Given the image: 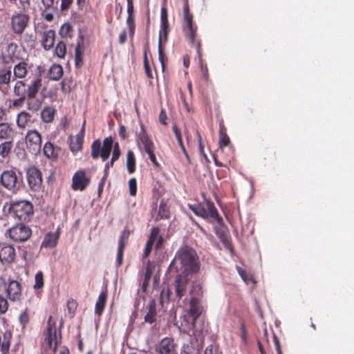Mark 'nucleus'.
<instances>
[{
    "instance_id": "obj_1",
    "label": "nucleus",
    "mask_w": 354,
    "mask_h": 354,
    "mask_svg": "<svg viewBox=\"0 0 354 354\" xmlns=\"http://www.w3.org/2000/svg\"><path fill=\"white\" fill-rule=\"evenodd\" d=\"M171 273L189 274L197 273L200 270L198 256L192 248L184 245L179 248L169 266Z\"/></svg>"
},
{
    "instance_id": "obj_2",
    "label": "nucleus",
    "mask_w": 354,
    "mask_h": 354,
    "mask_svg": "<svg viewBox=\"0 0 354 354\" xmlns=\"http://www.w3.org/2000/svg\"><path fill=\"white\" fill-rule=\"evenodd\" d=\"M40 77L32 80L28 86L25 81L18 80L15 84L13 93L17 97L27 98L26 109L31 112L39 111L43 104L44 97H37V95L42 86Z\"/></svg>"
},
{
    "instance_id": "obj_3",
    "label": "nucleus",
    "mask_w": 354,
    "mask_h": 354,
    "mask_svg": "<svg viewBox=\"0 0 354 354\" xmlns=\"http://www.w3.org/2000/svg\"><path fill=\"white\" fill-rule=\"evenodd\" d=\"M183 30L185 37L189 40L192 46L196 48V53L199 59L200 68L203 78L205 81L209 80L208 68L206 64L203 63L202 59L201 41L196 39L198 27L194 24L193 15L190 12L189 6L187 1H184L183 5Z\"/></svg>"
},
{
    "instance_id": "obj_4",
    "label": "nucleus",
    "mask_w": 354,
    "mask_h": 354,
    "mask_svg": "<svg viewBox=\"0 0 354 354\" xmlns=\"http://www.w3.org/2000/svg\"><path fill=\"white\" fill-rule=\"evenodd\" d=\"M113 147V151L110 160V165H114V162L119 159L121 151L119 143L115 142L113 145V141L111 136L104 138L103 140L102 147L100 140H95L92 143L91 157L93 159H97L99 157H101L102 160L105 161L109 158Z\"/></svg>"
},
{
    "instance_id": "obj_5",
    "label": "nucleus",
    "mask_w": 354,
    "mask_h": 354,
    "mask_svg": "<svg viewBox=\"0 0 354 354\" xmlns=\"http://www.w3.org/2000/svg\"><path fill=\"white\" fill-rule=\"evenodd\" d=\"M203 310L204 308L201 304V300L190 298L187 313L192 317V321L187 320L185 316H184L183 320L181 322L180 326L179 327L180 331L188 334L190 330H193L195 327L196 320L201 316Z\"/></svg>"
},
{
    "instance_id": "obj_6",
    "label": "nucleus",
    "mask_w": 354,
    "mask_h": 354,
    "mask_svg": "<svg viewBox=\"0 0 354 354\" xmlns=\"http://www.w3.org/2000/svg\"><path fill=\"white\" fill-rule=\"evenodd\" d=\"M9 211L15 218L21 222H29L34 214L33 205L26 200L11 201Z\"/></svg>"
},
{
    "instance_id": "obj_7",
    "label": "nucleus",
    "mask_w": 354,
    "mask_h": 354,
    "mask_svg": "<svg viewBox=\"0 0 354 354\" xmlns=\"http://www.w3.org/2000/svg\"><path fill=\"white\" fill-rule=\"evenodd\" d=\"M3 288L7 299L11 301H20L22 298V286L21 283L7 274L0 275V288Z\"/></svg>"
},
{
    "instance_id": "obj_8",
    "label": "nucleus",
    "mask_w": 354,
    "mask_h": 354,
    "mask_svg": "<svg viewBox=\"0 0 354 354\" xmlns=\"http://www.w3.org/2000/svg\"><path fill=\"white\" fill-rule=\"evenodd\" d=\"M188 207L197 216L201 217L204 219L212 218L218 224H221L223 222V218L219 215L214 203L209 200H205L204 202L198 204H188Z\"/></svg>"
},
{
    "instance_id": "obj_9",
    "label": "nucleus",
    "mask_w": 354,
    "mask_h": 354,
    "mask_svg": "<svg viewBox=\"0 0 354 354\" xmlns=\"http://www.w3.org/2000/svg\"><path fill=\"white\" fill-rule=\"evenodd\" d=\"M0 184L8 191L16 194L22 187L23 179L15 170L8 169L1 173Z\"/></svg>"
},
{
    "instance_id": "obj_10",
    "label": "nucleus",
    "mask_w": 354,
    "mask_h": 354,
    "mask_svg": "<svg viewBox=\"0 0 354 354\" xmlns=\"http://www.w3.org/2000/svg\"><path fill=\"white\" fill-rule=\"evenodd\" d=\"M25 142L28 151L34 155L41 151L42 139L40 133L36 129H30L25 136Z\"/></svg>"
},
{
    "instance_id": "obj_11",
    "label": "nucleus",
    "mask_w": 354,
    "mask_h": 354,
    "mask_svg": "<svg viewBox=\"0 0 354 354\" xmlns=\"http://www.w3.org/2000/svg\"><path fill=\"white\" fill-rule=\"evenodd\" d=\"M8 234L15 242H25L31 237L32 230L28 225L21 223L9 229Z\"/></svg>"
},
{
    "instance_id": "obj_12",
    "label": "nucleus",
    "mask_w": 354,
    "mask_h": 354,
    "mask_svg": "<svg viewBox=\"0 0 354 354\" xmlns=\"http://www.w3.org/2000/svg\"><path fill=\"white\" fill-rule=\"evenodd\" d=\"M26 177L28 185L33 192H38L42 185V174L36 167H30L26 170Z\"/></svg>"
},
{
    "instance_id": "obj_13",
    "label": "nucleus",
    "mask_w": 354,
    "mask_h": 354,
    "mask_svg": "<svg viewBox=\"0 0 354 354\" xmlns=\"http://www.w3.org/2000/svg\"><path fill=\"white\" fill-rule=\"evenodd\" d=\"M50 319L51 317H50L48 322L45 340L50 348H53V343L54 342L53 351H55L58 345L62 342V335L60 331H57L55 323L50 322Z\"/></svg>"
},
{
    "instance_id": "obj_14",
    "label": "nucleus",
    "mask_w": 354,
    "mask_h": 354,
    "mask_svg": "<svg viewBox=\"0 0 354 354\" xmlns=\"http://www.w3.org/2000/svg\"><path fill=\"white\" fill-rule=\"evenodd\" d=\"M29 17L22 12L15 14L11 17V28L17 35H21L28 26Z\"/></svg>"
},
{
    "instance_id": "obj_15",
    "label": "nucleus",
    "mask_w": 354,
    "mask_h": 354,
    "mask_svg": "<svg viewBox=\"0 0 354 354\" xmlns=\"http://www.w3.org/2000/svg\"><path fill=\"white\" fill-rule=\"evenodd\" d=\"M91 182L90 177L86 176L84 170L77 171L72 178L71 187L74 191H84Z\"/></svg>"
},
{
    "instance_id": "obj_16",
    "label": "nucleus",
    "mask_w": 354,
    "mask_h": 354,
    "mask_svg": "<svg viewBox=\"0 0 354 354\" xmlns=\"http://www.w3.org/2000/svg\"><path fill=\"white\" fill-rule=\"evenodd\" d=\"M189 279L187 278V274H184L181 273H177L176 277L174 286L175 291V297L180 300L185 296L187 292V286L188 284Z\"/></svg>"
},
{
    "instance_id": "obj_17",
    "label": "nucleus",
    "mask_w": 354,
    "mask_h": 354,
    "mask_svg": "<svg viewBox=\"0 0 354 354\" xmlns=\"http://www.w3.org/2000/svg\"><path fill=\"white\" fill-rule=\"evenodd\" d=\"M15 257L16 252L13 246L6 243H0V261L3 264L12 263Z\"/></svg>"
},
{
    "instance_id": "obj_18",
    "label": "nucleus",
    "mask_w": 354,
    "mask_h": 354,
    "mask_svg": "<svg viewBox=\"0 0 354 354\" xmlns=\"http://www.w3.org/2000/svg\"><path fill=\"white\" fill-rule=\"evenodd\" d=\"M137 142L142 144V149L145 153L149 152L152 150H156L155 145L147 134L143 124H141L140 126V131L138 134Z\"/></svg>"
},
{
    "instance_id": "obj_19",
    "label": "nucleus",
    "mask_w": 354,
    "mask_h": 354,
    "mask_svg": "<svg viewBox=\"0 0 354 354\" xmlns=\"http://www.w3.org/2000/svg\"><path fill=\"white\" fill-rule=\"evenodd\" d=\"M157 351L158 354H174L176 344L173 338L165 337L158 344Z\"/></svg>"
},
{
    "instance_id": "obj_20",
    "label": "nucleus",
    "mask_w": 354,
    "mask_h": 354,
    "mask_svg": "<svg viewBox=\"0 0 354 354\" xmlns=\"http://www.w3.org/2000/svg\"><path fill=\"white\" fill-rule=\"evenodd\" d=\"M61 149L54 145L50 142H46L43 148L44 156L51 161H55L58 159Z\"/></svg>"
},
{
    "instance_id": "obj_21",
    "label": "nucleus",
    "mask_w": 354,
    "mask_h": 354,
    "mask_svg": "<svg viewBox=\"0 0 354 354\" xmlns=\"http://www.w3.org/2000/svg\"><path fill=\"white\" fill-rule=\"evenodd\" d=\"M55 35L54 30H48L43 32L41 45L46 50H50L54 46Z\"/></svg>"
},
{
    "instance_id": "obj_22",
    "label": "nucleus",
    "mask_w": 354,
    "mask_h": 354,
    "mask_svg": "<svg viewBox=\"0 0 354 354\" xmlns=\"http://www.w3.org/2000/svg\"><path fill=\"white\" fill-rule=\"evenodd\" d=\"M57 110L53 106H44L40 112V119L44 123H51L53 122Z\"/></svg>"
},
{
    "instance_id": "obj_23",
    "label": "nucleus",
    "mask_w": 354,
    "mask_h": 354,
    "mask_svg": "<svg viewBox=\"0 0 354 354\" xmlns=\"http://www.w3.org/2000/svg\"><path fill=\"white\" fill-rule=\"evenodd\" d=\"M32 115L26 111H21L17 115V125L19 129H24L29 126L32 122L31 120Z\"/></svg>"
},
{
    "instance_id": "obj_24",
    "label": "nucleus",
    "mask_w": 354,
    "mask_h": 354,
    "mask_svg": "<svg viewBox=\"0 0 354 354\" xmlns=\"http://www.w3.org/2000/svg\"><path fill=\"white\" fill-rule=\"evenodd\" d=\"M18 46L15 42L8 44L6 46V54L2 56L3 62L6 64L14 62V57L16 56V52Z\"/></svg>"
},
{
    "instance_id": "obj_25",
    "label": "nucleus",
    "mask_w": 354,
    "mask_h": 354,
    "mask_svg": "<svg viewBox=\"0 0 354 354\" xmlns=\"http://www.w3.org/2000/svg\"><path fill=\"white\" fill-rule=\"evenodd\" d=\"M12 77L11 70L7 68H0V90L9 87Z\"/></svg>"
},
{
    "instance_id": "obj_26",
    "label": "nucleus",
    "mask_w": 354,
    "mask_h": 354,
    "mask_svg": "<svg viewBox=\"0 0 354 354\" xmlns=\"http://www.w3.org/2000/svg\"><path fill=\"white\" fill-rule=\"evenodd\" d=\"M218 136V145L220 148L227 147L230 144V140L227 134V129L225 127L223 122H221L219 123Z\"/></svg>"
},
{
    "instance_id": "obj_27",
    "label": "nucleus",
    "mask_w": 354,
    "mask_h": 354,
    "mask_svg": "<svg viewBox=\"0 0 354 354\" xmlns=\"http://www.w3.org/2000/svg\"><path fill=\"white\" fill-rule=\"evenodd\" d=\"M63 68L60 64H53L48 71V77L50 80L57 81L63 75Z\"/></svg>"
},
{
    "instance_id": "obj_28",
    "label": "nucleus",
    "mask_w": 354,
    "mask_h": 354,
    "mask_svg": "<svg viewBox=\"0 0 354 354\" xmlns=\"http://www.w3.org/2000/svg\"><path fill=\"white\" fill-rule=\"evenodd\" d=\"M14 75L17 79H24L28 74V64L26 62H20L14 66Z\"/></svg>"
},
{
    "instance_id": "obj_29",
    "label": "nucleus",
    "mask_w": 354,
    "mask_h": 354,
    "mask_svg": "<svg viewBox=\"0 0 354 354\" xmlns=\"http://www.w3.org/2000/svg\"><path fill=\"white\" fill-rule=\"evenodd\" d=\"M107 299V290H104L102 291L97 298V302L95 306V313L97 315H101L104 311L105 304Z\"/></svg>"
},
{
    "instance_id": "obj_30",
    "label": "nucleus",
    "mask_w": 354,
    "mask_h": 354,
    "mask_svg": "<svg viewBox=\"0 0 354 354\" xmlns=\"http://www.w3.org/2000/svg\"><path fill=\"white\" fill-rule=\"evenodd\" d=\"M59 236L53 232H48L43 239L41 247L45 248H53L57 245Z\"/></svg>"
},
{
    "instance_id": "obj_31",
    "label": "nucleus",
    "mask_w": 354,
    "mask_h": 354,
    "mask_svg": "<svg viewBox=\"0 0 354 354\" xmlns=\"http://www.w3.org/2000/svg\"><path fill=\"white\" fill-rule=\"evenodd\" d=\"M156 305L154 301H151L148 307V312L145 316V322L153 324L156 320Z\"/></svg>"
},
{
    "instance_id": "obj_32",
    "label": "nucleus",
    "mask_w": 354,
    "mask_h": 354,
    "mask_svg": "<svg viewBox=\"0 0 354 354\" xmlns=\"http://www.w3.org/2000/svg\"><path fill=\"white\" fill-rule=\"evenodd\" d=\"M84 46L82 44V41H77L75 50V65L77 67H80L83 64V57H84Z\"/></svg>"
},
{
    "instance_id": "obj_33",
    "label": "nucleus",
    "mask_w": 354,
    "mask_h": 354,
    "mask_svg": "<svg viewBox=\"0 0 354 354\" xmlns=\"http://www.w3.org/2000/svg\"><path fill=\"white\" fill-rule=\"evenodd\" d=\"M170 216L169 208L165 201L162 200L159 205L156 220L168 219Z\"/></svg>"
},
{
    "instance_id": "obj_34",
    "label": "nucleus",
    "mask_w": 354,
    "mask_h": 354,
    "mask_svg": "<svg viewBox=\"0 0 354 354\" xmlns=\"http://www.w3.org/2000/svg\"><path fill=\"white\" fill-rule=\"evenodd\" d=\"M41 3L44 6L45 11H51L56 13L58 12L59 0H41Z\"/></svg>"
},
{
    "instance_id": "obj_35",
    "label": "nucleus",
    "mask_w": 354,
    "mask_h": 354,
    "mask_svg": "<svg viewBox=\"0 0 354 354\" xmlns=\"http://www.w3.org/2000/svg\"><path fill=\"white\" fill-rule=\"evenodd\" d=\"M66 55V44L64 41H59L54 50V55L59 59H64Z\"/></svg>"
},
{
    "instance_id": "obj_36",
    "label": "nucleus",
    "mask_w": 354,
    "mask_h": 354,
    "mask_svg": "<svg viewBox=\"0 0 354 354\" xmlns=\"http://www.w3.org/2000/svg\"><path fill=\"white\" fill-rule=\"evenodd\" d=\"M152 274H153V266L151 265L150 261H148V263H147V268L145 270V272L144 280L142 283V292L147 291V287L149 285V282L151 278Z\"/></svg>"
},
{
    "instance_id": "obj_37",
    "label": "nucleus",
    "mask_w": 354,
    "mask_h": 354,
    "mask_svg": "<svg viewBox=\"0 0 354 354\" xmlns=\"http://www.w3.org/2000/svg\"><path fill=\"white\" fill-rule=\"evenodd\" d=\"M127 168L129 174H133L136 170V158L131 150H129L127 153Z\"/></svg>"
},
{
    "instance_id": "obj_38",
    "label": "nucleus",
    "mask_w": 354,
    "mask_h": 354,
    "mask_svg": "<svg viewBox=\"0 0 354 354\" xmlns=\"http://www.w3.org/2000/svg\"><path fill=\"white\" fill-rule=\"evenodd\" d=\"M12 339V333L10 331H6L3 333V344L1 349L2 354H10L9 349L10 346V342Z\"/></svg>"
},
{
    "instance_id": "obj_39",
    "label": "nucleus",
    "mask_w": 354,
    "mask_h": 354,
    "mask_svg": "<svg viewBox=\"0 0 354 354\" xmlns=\"http://www.w3.org/2000/svg\"><path fill=\"white\" fill-rule=\"evenodd\" d=\"M13 147L12 141H6L0 145V156L6 158L9 156Z\"/></svg>"
},
{
    "instance_id": "obj_40",
    "label": "nucleus",
    "mask_w": 354,
    "mask_h": 354,
    "mask_svg": "<svg viewBox=\"0 0 354 354\" xmlns=\"http://www.w3.org/2000/svg\"><path fill=\"white\" fill-rule=\"evenodd\" d=\"M190 298L201 300L203 297V291L201 284H193L189 290Z\"/></svg>"
},
{
    "instance_id": "obj_41",
    "label": "nucleus",
    "mask_w": 354,
    "mask_h": 354,
    "mask_svg": "<svg viewBox=\"0 0 354 354\" xmlns=\"http://www.w3.org/2000/svg\"><path fill=\"white\" fill-rule=\"evenodd\" d=\"M73 26L68 23H65L61 26L59 34L62 39H68L73 36Z\"/></svg>"
},
{
    "instance_id": "obj_42",
    "label": "nucleus",
    "mask_w": 354,
    "mask_h": 354,
    "mask_svg": "<svg viewBox=\"0 0 354 354\" xmlns=\"http://www.w3.org/2000/svg\"><path fill=\"white\" fill-rule=\"evenodd\" d=\"M12 133V128L7 122L0 123V139L8 138Z\"/></svg>"
},
{
    "instance_id": "obj_43",
    "label": "nucleus",
    "mask_w": 354,
    "mask_h": 354,
    "mask_svg": "<svg viewBox=\"0 0 354 354\" xmlns=\"http://www.w3.org/2000/svg\"><path fill=\"white\" fill-rule=\"evenodd\" d=\"M172 130H173V132L175 134V136L178 140V143L182 150V151L183 152V153L185 154V157L189 159V156H188V153L186 151V149L183 143V139H182V135H181V132L180 131V129L178 128V127L176 126V124H174L173 127H172Z\"/></svg>"
},
{
    "instance_id": "obj_44",
    "label": "nucleus",
    "mask_w": 354,
    "mask_h": 354,
    "mask_svg": "<svg viewBox=\"0 0 354 354\" xmlns=\"http://www.w3.org/2000/svg\"><path fill=\"white\" fill-rule=\"evenodd\" d=\"M221 241L224 245L225 248L227 249L232 254L234 252V248L232 243V239L228 234H221L220 236Z\"/></svg>"
},
{
    "instance_id": "obj_45",
    "label": "nucleus",
    "mask_w": 354,
    "mask_h": 354,
    "mask_svg": "<svg viewBox=\"0 0 354 354\" xmlns=\"http://www.w3.org/2000/svg\"><path fill=\"white\" fill-rule=\"evenodd\" d=\"M84 139L78 136H75L74 140H71L70 144V149L72 151H77L82 147Z\"/></svg>"
},
{
    "instance_id": "obj_46",
    "label": "nucleus",
    "mask_w": 354,
    "mask_h": 354,
    "mask_svg": "<svg viewBox=\"0 0 354 354\" xmlns=\"http://www.w3.org/2000/svg\"><path fill=\"white\" fill-rule=\"evenodd\" d=\"M127 24L129 28V37L133 38L135 34L136 30V25L134 21V16L133 15H130L127 16Z\"/></svg>"
},
{
    "instance_id": "obj_47",
    "label": "nucleus",
    "mask_w": 354,
    "mask_h": 354,
    "mask_svg": "<svg viewBox=\"0 0 354 354\" xmlns=\"http://www.w3.org/2000/svg\"><path fill=\"white\" fill-rule=\"evenodd\" d=\"M44 274L41 271H39L35 276V284L33 286L34 289H40L44 287Z\"/></svg>"
},
{
    "instance_id": "obj_48",
    "label": "nucleus",
    "mask_w": 354,
    "mask_h": 354,
    "mask_svg": "<svg viewBox=\"0 0 354 354\" xmlns=\"http://www.w3.org/2000/svg\"><path fill=\"white\" fill-rule=\"evenodd\" d=\"M171 295L172 292L169 287L163 288L160 293V303L163 304L172 300Z\"/></svg>"
},
{
    "instance_id": "obj_49",
    "label": "nucleus",
    "mask_w": 354,
    "mask_h": 354,
    "mask_svg": "<svg viewBox=\"0 0 354 354\" xmlns=\"http://www.w3.org/2000/svg\"><path fill=\"white\" fill-rule=\"evenodd\" d=\"M130 236V231L127 230V228H124L123 231L122 232V234L120 235L118 246L122 245V247L125 248L126 243L129 238Z\"/></svg>"
},
{
    "instance_id": "obj_50",
    "label": "nucleus",
    "mask_w": 354,
    "mask_h": 354,
    "mask_svg": "<svg viewBox=\"0 0 354 354\" xmlns=\"http://www.w3.org/2000/svg\"><path fill=\"white\" fill-rule=\"evenodd\" d=\"M158 59L162 64V67L165 68V54L162 48V41H161V33L159 35L158 39Z\"/></svg>"
},
{
    "instance_id": "obj_51",
    "label": "nucleus",
    "mask_w": 354,
    "mask_h": 354,
    "mask_svg": "<svg viewBox=\"0 0 354 354\" xmlns=\"http://www.w3.org/2000/svg\"><path fill=\"white\" fill-rule=\"evenodd\" d=\"M19 321L22 326V328H24L30 321V316L27 309L24 310L19 317Z\"/></svg>"
},
{
    "instance_id": "obj_52",
    "label": "nucleus",
    "mask_w": 354,
    "mask_h": 354,
    "mask_svg": "<svg viewBox=\"0 0 354 354\" xmlns=\"http://www.w3.org/2000/svg\"><path fill=\"white\" fill-rule=\"evenodd\" d=\"M9 307V304L6 297L0 294V315L5 314Z\"/></svg>"
},
{
    "instance_id": "obj_53",
    "label": "nucleus",
    "mask_w": 354,
    "mask_h": 354,
    "mask_svg": "<svg viewBox=\"0 0 354 354\" xmlns=\"http://www.w3.org/2000/svg\"><path fill=\"white\" fill-rule=\"evenodd\" d=\"M169 32V22L168 21L161 22V30L160 31V32H161V38L163 37L165 39V41L167 40ZM160 34V33H159V35Z\"/></svg>"
},
{
    "instance_id": "obj_54",
    "label": "nucleus",
    "mask_w": 354,
    "mask_h": 354,
    "mask_svg": "<svg viewBox=\"0 0 354 354\" xmlns=\"http://www.w3.org/2000/svg\"><path fill=\"white\" fill-rule=\"evenodd\" d=\"M77 308V302L75 299H70L67 302V308L71 317H73Z\"/></svg>"
},
{
    "instance_id": "obj_55",
    "label": "nucleus",
    "mask_w": 354,
    "mask_h": 354,
    "mask_svg": "<svg viewBox=\"0 0 354 354\" xmlns=\"http://www.w3.org/2000/svg\"><path fill=\"white\" fill-rule=\"evenodd\" d=\"M129 194L135 196L137 193V181L135 178H131L129 181Z\"/></svg>"
},
{
    "instance_id": "obj_56",
    "label": "nucleus",
    "mask_w": 354,
    "mask_h": 354,
    "mask_svg": "<svg viewBox=\"0 0 354 354\" xmlns=\"http://www.w3.org/2000/svg\"><path fill=\"white\" fill-rule=\"evenodd\" d=\"M160 230L158 227H153L151 229L150 234L148 238L147 242L151 243L154 244L155 241L158 238Z\"/></svg>"
},
{
    "instance_id": "obj_57",
    "label": "nucleus",
    "mask_w": 354,
    "mask_h": 354,
    "mask_svg": "<svg viewBox=\"0 0 354 354\" xmlns=\"http://www.w3.org/2000/svg\"><path fill=\"white\" fill-rule=\"evenodd\" d=\"M146 153L148 155V158L153 165V167L157 169L160 168V165L156 159L155 150L150 151L149 152H147Z\"/></svg>"
},
{
    "instance_id": "obj_58",
    "label": "nucleus",
    "mask_w": 354,
    "mask_h": 354,
    "mask_svg": "<svg viewBox=\"0 0 354 354\" xmlns=\"http://www.w3.org/2000/svg\"><path fill=\"white\" fill-rule=\"evenodd\" d=\"M73 0H61L60 8L59 10L61 11L68 10L72 5Z\"/></svg>"
},
{
    "instance_id": "obj_59",
    "label": "nucleus",
    "mask_w": 354,
    "mask_h": 354,
    "mask_svg": "<svg viewBox=\"0 0 354 354\" xmlns=\"http://www.w3.org/2000/svg\"><path fill=\"white\" fill-rule=\"evenodd\" d=\"M124 250V248L122 247V245L118 246V254H117V257H116V261L118 263V266H120L122 263Z\"/></svg>"
},
{
    "instance_id": "obj_60",
    "label": "nucleus",
    "mask_w": 354,
    "mask_h": 354,
    "mask_svg": "<svg viewBox=\"0 0 354 354\" xmlns=\"http://www.w3.org/2000/svg\"><path fill=\"white\" fill-rule=\"evenodd\" d=\"M240 330H241V341L243 342V343L247 344V342H248L247 330H246V328H245V326L243 322H242L241 324Z\"/></svg>"
},
{
    "instance_id": "obj_61",
    "label": "nucleus",
    "mask_w": 354,
    "mask_h": 354,
    "mask_svg": "<svg viewBox=\"0 0 354 354\" xmlns=\"http://www.w3.org/2000/svg\"><path fill=\"white\" fill-rule=\"evenodd\" d=\"M153 245V243H149V242L147 241L146 245H145V250H144V252H143V254H142V259H145L147 257H148V256L150 254V253H151V252L152 250Z\"/></svg>"
},
{
    "instance_id": "obj_62",
    "label": "nucleus",
    "mask_w": 354,
    "mask_h": 354,
    "mask_svg": "<svg viewBox=\"0 0 354 354\" xmlns=\"http://www.w3.org/2000/svg\"><path fill=\"white\" fill-rule=\"evenodd\" d=\"M25 101H27V98L23 97H18L17 99H15L12 101V106L13 107H21L23 106Z\"/></svg>"
},
{
    "instance_id": "obj_63",
    "label": "nucleus",
    "mask_w": 354,
    "mask_h": 354,
    "mask_svg": "<svg viewBox=\"0 0 354 354\" xmlns=\"http://www.w3.org/2000/svg\"><path fill=\"white\" fill-rule=\"evenodd\" d=\"M70 81L67 79H64L61 82V88L64 93H69L71 91L70 86L68 84Z\"/></svg>"
},
{
    "instance_id": "obj_64",
    "label": "nucleus",
    "mask_w": 354,
    "mask_h": 354,
    "mask_svg": "<svg viewBox=\"0 0 354 354\" xmlns=\"http://www.w3.org/2000/svg\"><path fill=\"white\" fill-rule=\"evenodd\" d=\"M192 351V346H189V344H183L181 348L180 354H191Z\"/></svg>"
}]
</instances>
